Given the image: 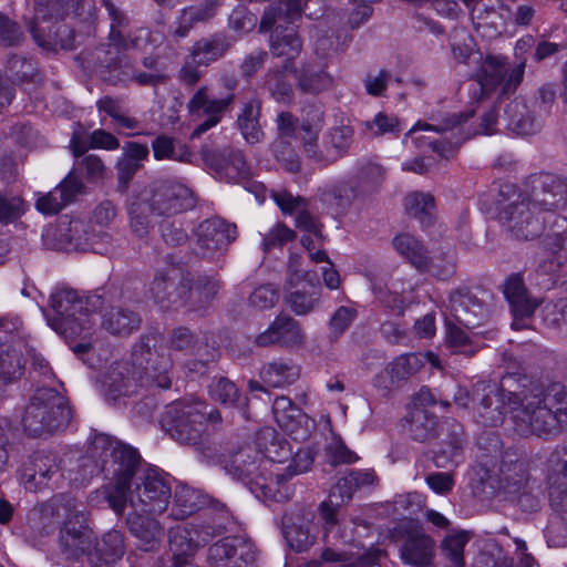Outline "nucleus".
<instances>
[{
	"instance_id": "27",
	"label": "nucleus",
	"mask_w": 567,
	"mask_h": 567,
	"mask_svg": "<svg viewBox=\"0 0 567 567\" xmlns=\"http://www.w3.org/2000/svg\"><path fill=\"white\" fill-rule=\"evenodd\" d=\"M207 543V537L202 534L197 525L178 526L169 530L168 544L172 553V563L174 567H186L192 560L198 548Z\"/></svg>"
},
{
	"instance_id": "22",
	"label": "nucleus",
	"mask_w": 567,
	"mask_h": 567,
	"mask_svg": "<svg viewBox=\"0 0 567 567\" xmlns=\"http://www.w3.org/2000/svg\"><path fill=\"white\" fill-rule=\"evenodd\" d=\"M435 439L439 442L432 450V461L437 468L451 470L463 462L466 436L462 424L445 420Z\"/></svg>"
},
{
	"instance_id": "34",
	"label": "nucleus",
	"mask_w": 567,
	"mask_h": 567,
	"mask_svg": "<svg viewBox=\"0 0 567 567\" xmlns=\"http://www.w3.org/2000/svg\"><path fill=\"white\" fill-rule=\"evenodd\" d=\"M473 409L476 422L491 427L502 424L508 410L492 385L484 386L482 392L478 389L473 392Z\"/></svg>"
},
{
	"instance_id": "52",
	"label": "nucleus",
	"mask_w": 567,
	"mask_h": 567,
	"mask_svg": "<svg viewBox=\"0 0 567 567\" xmlns=\"http://www.w3.org/2000/svg\"><path fill=\"white\" fill-rule=\"evenodd\" d=\"M298 87L308 94H318L332 86L333 79L321 63H305L297 76Z\"/></svg>"
},
{
	"instance_id": "28",
	"label": "nucleus",
	"mask_w": 567,
	"mask_h": 567,
	"mask_svg": "<svg viewBox=\"0 0 567 567\" xmlns=\"http://www.w3.org/2000/svg\"><path fill=\"white\" fill-rule=\"evenodd\" d=\"M513 316L512 328L524 330L530 327V320L544 298L534 296L527 286H501Z\"/></svg>"
},
{
	"instance_id": "17",
	"label": "nucleus",
	"mask_w": 567,
	"mask_h": 567,
	"mask_svg": "<svg viewBox=\"0 0 567 567\" xmlns=\"http://www.w3.org/2000/svg\"><path fill=\"white\" fill-rule=\"evenodd\" d=\"M525 66L526 62L523 61L509 70L504 55L488 54L482 59L473 76L485 93L493 92L498 86H501L502 93H511L520 84Z\"/></svg>"
},
{
	"instance_id": "32",
	"label": "nucleus",
	"mask_w": 567,
	"mask_h": 567,
	"mask_svg": "<svg viewBox=\"0 0 567 567\" xmlns=\"http://www.w3.org/2000/svg\"><path fill=\"white\" fill-rule=\"evenodd\" d=\"M549 502L554 512L546 534L556 545L567 537V480L550 476Z\"/></svg>"
},
{
	"instance_id": "56",
	"label": "nucleus",
	"mask_w": 567,
	"mask_h": 567,
	"mask_svg": "<svg viewBox=\"0 0 567 567\" xmlns=\"http://www.w3.org/2000/svg\"><path fill=\"white\" fill-rule=\"evenodd\" d=\"M236 446L231 445L228 441L209 437L206 432V437L197 444L195 451L209 464L220 465L224 467L227 460L233 454Z\"/></svg>"
},
{
	"instance_id": "26",
	"label": "nucleus",
	"mask_w": 567,
	"mask_h": 567,
	"mask_svg": "<svg viewBox=\"0 0 567 567\" xmlns=\"http://www.w3.org/2000/svg\"><path fill=\"white\" fill-rule=\"evenodd\" d=\"M197 252L202 257H213L225 249L236 238V226L214 217L202 221L195 231Z\"/></svg>"
},
{
	"instance_id": "45",
	"label": "nucleus",
	"mask_w": 567,
	"mask_h": 567,
	"mask_svg": "<svg viewBox=\"0 0 567 567\" xmlns=\"http://www.w3.org/2000/svg\"><path fill=\"white\" fill-rule=\"evenodd\" d=\"M394 250L406 259L419 271L429 269V251L425 246L411 234H398L392 239Z\"/></svg>"
},
{
	"instance_id": "53",
	"label": "nucleus",
	"mask_w": 567,
	"mask_h": 567,
	"mask_svg": "<svg viewBox=\"0 0 567 567\" xmlns=\"http://www.w3.org/2000/svg\"><path fill=\"white\" fill-rule=\"evenodd\" d=\"M320 298L321 292L318 289L308 290L305 286H290L284 295V303L296 316H307L316 309Z\"/></svg>"
},
{
	"instance_id": "19",
	"label": "nucleus",
	"mask_w": 567,
	"mask_h": 567,
	"mask_svg": "<svg viewBox=\"0 0 567 567\" xmlns=\"http://www.w3.org/2000/svg\"><path fill=\"white\" fill-rule=\"evenodd\" d=\"M61 463L56 455L43 451L30 455L20 468V478L25 489L38 492L58 485L63 478Z\"/></svg>"
},
{
	"instance_id": "13",
	"label": "nucleus",
	"mask_w": 567,
	"mask_h": 567,
	"mask_svg": "<svg viewBox=\"0 0 567 567\" xmlns=\"http://www.w3.org/2000/svg\"><path fill=\"white\" fill-rule=\"evenodd\" d=\"M68 0H34V17L27 22L29 32L38 45L52 49L55 45L65 48L66 44L60 35L64 25L56 27L69 12Z\"/></svg>"
},
{
	"instance_id": "54",
	"label": "nucleus",
	"mask_w": 567,
	"mask_h": 567,
	"mask_svg": "<svg viewBox=\"0 0 567 567\" xmlns=\"http://www.w3.org/2000/svg\"><path fill=\"white\" fill-rule=\"evenodd\" d=\"M25 369L23 354L8 344L0 346V384L19 380Z\"/></svg>"
},
{
	"instance_id": "7",
	"label": "nucleus",
	"mask_w": 567,
	"mask_h": 567,
	"mask_svg": "<svg viewBox=\"0 0 567 567\" xmlns=\"http://www.w3.org/2000/svg\"><path fill=\"white\" fill-rule=\"evenodd\" d=\"M498 218L505 231L517 240H533L546 229V216L533 208L528 196L512 184L498 194Z\"/></svg>"
},
{
	"instance_id": "40",
	"label": "nucleus",
	"mask_w": 567,
	"mask_h": 567,
	"mask_svg": "<svg viewBox=\"0 0 567 567\" xmlns=\"http://www.w3.org/2000/svg\"><path fill=\"white\" fill-rule=\"evenodd\" d=\"M262 103L252 97L245 102L237 114L236 125L248 144H258L264 141L265 133L260 124Z\"/></svg>"
},
{
	"instance_id": "37",
	"label": "nucleus",
	"mask_w": 567,
	"mask_h": 567,
	"mask_svg": "<svg viewBox=\"0 0 567 567\" xmlns=\"http://www.w3.org/2000/svg\"><path fill=\"white\" fill-rule=\"evenodd\" d=\"M102 52L103 56L96 55L102 79L112 85L131 83L134 68L130 59L121 52H113L111 47Z\"/></svg>"
},
{
	"instance_id": "59",
	"label": "nucleus",
	"mask_w": 567,
	"mask_h": 567,
	"mask_svg": "<svg viewBox=\"0 0 567 567\" xmlns=\"http://www.w3.org/2000/svg\"><path fill=\"white\" fill-rule=\"evenodd\" d=\"M446 336L445 341L449 348L455 353L464 354L467 358L477 353L480 347L474 343L468 334L455 322L445 319Z\"/></svg>"
},
{
	"instance_id": "48",
	"label": "nucleus",
	"mask_w": 567,
	"mask_h": 567,
	"mask_svg": "<svg viewBox=\"0 0 567 567\" xmlns=\"http://www.w3.org/2000/svg\"><path fill=\"white\" fill-rule=\"evenodd\" d=\"M295 72L296 69L285 63L281 68L269 69L264 75L262 86L268 91L270 96L284 104H288L293 100V89L287 79V72Z\"/></svg>"
},
{
	"instance_id": "30",
	"label": "nucleus",
	"mask_w": 567,
	"mask_h": 567,
	"mask_svg": "<svg viewBox=\"0 0 567 567\" xmlns=\"http://www.w3.org/2000/svg\"><path fill=\"white\" fill-rule=\"evenodd\" d=\"M282 534L296 553L307 551L316 540V526L311 513H286L281 518Z\"/></svg>"
},
{
	"instance_id": "62",
	"label": "nucleus",
	"mask_w": 567,
	"mask_h": 567,
	"mask_svg": "<svg viewBox=\"0 0 567 567\" xmlns=\"http://www.w3.org/2000/svg\"><path fill=\"white\" fill-rule=\"evenodd\" d=\"M468 542L465 533L447 535L441 543L440 549L450 567H464V547Z\"/></svg>"
},
{
	"instance_id": "33",
	"label": "nucleus",
	"mask_w": 567,
	"mask_h": 567,
	"mask_svg": "<svg viewBox=\"0 0 567 567\" xmlns=\"http://www.w3.org/2000/svg\"><path fill=\"white\" fill-rule=\"evenodd\" d=\"M535 386L528 375L516 370L502 375L498 388L495 386V392L502 399L503 404H507L508 410L515 413L530 399V391H535Z\"/></svg>"
},
{
	"instance_id": "42",
	"label": "nucleus",
	"mask_w": 567,
	"mask_h": 567,
	"mask_svg": "<svg viewBox=\"0 0 567 567\" xmlns=\"http://www.w3.org/2000/svg\"><path fill=\"white\" fill-rule=\"evenodd\" d=\"M503 120L505 126L518 135H530L538 130L535 116L528 105L520 100L511 101L505 105Z\"/></svg>"
},
{
	"instance_id": "47",
	"label": "nucleus",
	"mask_w": 567,
	"mask_h": 567,
	"mask_svg": "<svg viewBox=\"0 0 567 567\" xmlns=\"http://www.w3.org/2000/svg\"><path fill=\"white\" fill-rule=\"evenodd\" d=\"M256 445L267 463L269 461L282 463L291 455L290 444L272 429H266L258 433Z\"/></svg>"
},
{
	"instance_id": "11",
	"label": "nucleus",
	"mask_w": 567,
	"mask_h": 567,
	"mask_svg": "<svg viewBox=\"0 0 567 567\" xmlns=\"http://www.w3.org/2000/svg\"><path fill=\"white\" fill-rule=\"evenodd\" d=\"M91 513L81 508L74 497L68 515L60 524L58 544L61 553L69 559H80L89 554L95 543Z\"/></svg>"
},
{
	"instance_id": "20",
	"label": "nucleus",
	"mask_w": 567,
	"mask_h": 567,
	"mask_svg": "<svg viewBox=\"0 0 567 567\" xmlns=\"http://www.w3.org/2000/svg\"><path fill=\"white\" fill-rule=\"evenodd\" d=\"M257 558L255 545L239 536H226L207 549L208 567H250Z\"/></svg>"
},
{
	"instance_id": "36",
	"label": "nucleus",
	"mask_w": 567,
	"mask_h": 567,
	"mask_svg": "<svg viewBox=\"0 0 567 567\" xmlns=\"http://www.w3.org/2000/svg\"><path fill=\"white\" fill-rule=\"evenodd\" d=\"M213 401L226 409H233L245 420H249V398L243 394L238 386L226 377H215L208 385Z\"/></svg>"
},
{
	"instance_id": "4",
	"label": "nucleus",
	"mask_w": 567,
	"mask_h": 567,
	"mask_svg": "<svg viewBox=\"0 0 567 567\" xmlns=\"http://www.w3.org/2000/svg\"><path fill=\"white\" fill-rule=\"evenodd\" d=\"M72 408L68 398L50 386L38 388L24 406L21 419L29 437H42L63 432L71 423Z\"/></svg>"
},
{
	"instance_id": "43",
	"label": "nucleus",
	"mask_w": 567,
	"mask_h": 567,
	"mask_svg": "<svg viewBox=\"0 0 567 567\" xmlns=\"http://www.w3.org/2000/svg\"><path fill=\"white\" fill-rule=\"evenodd\" d=\"M289 480V475L285 472L276 474L274 477L271 475L267 477V471H265L261 477H258V480L250 485L249 489L259 499L281 503L291 497L290 488L287 485Z\"/></svg>"
},
{
	"instance_id": "46",
	"label": "nucleus",
	"mask_w": 567,
	"mask_h": 567,
	"mask_svg": "<svg viewBox=\"0 0 567 567\" xmlns=\"http://www.w3.org/2000/svg\"><path fill=\"white\" fill-rule=\"evenodd\" d=\"M213 499V497L204 494L199 489H195L188 485H179L174 494L176 513H173V515L178 519H183L196 512L203 511Z\"/></svg>"
},
{
	"instance_id": "2",
	"label": "nucleus",
	"mask_w": 567,
	"mask_h": 567,
	"mask_svg": "<svg viewBox=\"0 0 567 567\" xmlns=\"http://www.w3.org/2000/svg\"><path fill=\"white\" fill-rule=\"evenodd\" d=\"M195 197L189 187L175 179H157L134 193L126 202L128 227L138 239L153 229L151 216L172 217L192 209Z\"/></svg>"
},
{
	"instance_id": "6",
	"label": "nucleus",
	"mask_w": 567,
	"mask_h": 567,
	"mask_svg": "<svg viewBox=\"0 0 567 567\" xmlns=\"http://www.w3.org/2000/svg\"><path fill=\"white\" fill-rule=\"evenodd\" d=\"M308 1L278 0V4L268 7L260 19V32H268L275 28L269 39L271 54L284 58L285 63L290 66H293V61L302 50V40L293 28H284L282 23L293 24L300 20Z\"/></svg>"
},
{
	"instance_id": "55",
	"label": "nucleus",
	"mask_w": 567,
	"mask_h": 567,
	"mask_svg": "<svg viewBox=\"0 0 567 567\" xmlns=\"http://www.w3.org/2000/svg\"><path fill=\"white\" fill-rule=\"evenodd\" d=\"M260 378L269 386H285L299 378V368L291 362L274 361L261 368Z\"/></svg>"
},
{
	"instance_id": "50",
	"label": "nucleus",
	"mask_w": 567,
	"mask_h": 567,
	"mask_svg": "<svg viewBox=\"0 0 567 567\" xmlns=\"http://www.w3.org/2000/svg\"><path fill=\"white\" fill-rule=\"evenodd\" d=\"M409 433L414 441L425 442L439 435L442 423L426 409H413L406 419Z\"/></svg>"
},
{
	"instance_id": "14",
	"label": "nucleus",
	"mask_w": 567,
	"mask_h": 567,
	"mask_svg": "<svg viewBox=\"0 0 567 567\" xmlns=\"http://www.w3.org/2000/svg\"><path fill=\"white\" fill-rule=\"evenodd\" d=\"M172 498L169 480L157 470L147 467L133 482L131 491L132 506L150 514H162Z\"/></svg>"
},
{
	"instance_id": "58",
	"label": "nucleus",
	"mask_w": 567,
	"mask_h": 567,
	"mask_svg": "<svg viewBox=\"0 0 567 567\" xmlns=\"http://www.w3.org/2000/svg\"><path fill=\"white\" fill-rule=\"evenodd\" d=\"M285 416V422H277V424L295 441L309 437L313 421L298 405H292Z\"/></svg>"
},
{
	"instance_id": "21",
	"label": "nucleus",
	"mask_w": 567,
	"mask_h": 567,
	"mask_svg": "<svg viewBox=\"0 0 567 567\" xmlns=\"http://www.w3.org/2000/svg\"><path fill=\"white\" fill-rule=\"evenodd\" d=\"M234 101V93H228L223 97H214L208 94L206 86L199 87L189 99L187 110L192 116H205L206 120L195 127L190 138H198L208 130L215 127L229 111Z\"/></svg>"
},
{
	"instance_id": "15",
	"label": "nucleus",
	"mask_w": 567,
	"mask_h": 567,
	"mask_svg": "<svg viewBox=\"0 0 567 567\" xmlns=\"http://www.w3.org/2000/svg\"><path fill=\"white\" fill-rule=\"evenodd\" d=\"M73 499L74 496L69 493H59L33 506L27 515L28 536L38 542L54 534L58 525L68 515Z\"/></svg>"
},
{
	"instance_id": "51",
	"label": "nucleus",
	"mask_w": 567,
	"mask_h": 567,
	"mask_svg": "<svg viewBox=\"0 0 567 567\" xmlns=\"http://www.w3.org/2000/svg\"><path fill=\"white\" fill-rule=\"evenodd\" d=\"M102 453L95 450V439L92 441L90 451L81 455L69 468L70 480L79 484L89 483L94 476L103 475Z\"/></svg>"
},
{
	"instance_id": "3",
	"label": "nucleus",
	"mask_w": 567,
	"mask_h": 567,
	"mask_svg": "<svg viewBox=\"0 0 567 567\" xmlns=\"http://www.w3.org/2000/svg\"><path fill=\"white\" fill-rule=\"evenodd\" d=\"M474 112L452 114L437 124L417 122L405 135L412 136L417 147L429 146L442 158H450L454 155L463 141L476 134H492L495 131L498 114L496 107L489 109L481 117L478 128L465 130L468 118Z\"/></svg>"
},
{
	"instance_id": "39",
	"label": "nucleus",
	"mask_w": 567,
	"mask_h": 567,
	"mask_svg": "<svg viewBox=\"0 0 567 567\" xmlns=\"http://www.w3.org/2000/svg\"><path fill=\"white\" fill-rule=\"evenodd\" d=\"M203 516L204 520L196 525L207 537V542L213 537L226 534L235 525L234 516L226 504L215 498L203 509Z\"/></svg>"
},
{
	"instance_id": "8",
	"label": "nucleus",
	"mask_w": 567,
	"mask_h": 567,
	"mask_svg": "<svg viewBox=\"0 0 567 567\" xmlns=\"http://www.w3.org/2000/svg\"><path fill=\"white\" fill-rule=\"evenodd\" d=\"M110 301L105 287H99L86 296L80 295L71 287H60L50 293V307L54 317L45 315L48 324L58 333L63 334L73 323L78 315L96 312Z\"/></svg>"
},
{
	"instance_id": "41",
	"label": "nucleus",
	"mask_w": 567,
	"mask_h": 567,
	"mask_svg": "<svg viewBox=\"0 0 567 567\" xmlns=\"http://www.w3.org/2000/svg\"><path fill=\"white\" fill-rule=\"evenodd\" d=\"M352 141L353 128L351 126L339 125L330 128L324 136L319 164L327 166L342 158L348 153Z\"/></svg>"
},
{
	"instance_id": "23",
	"label": "nucleus",
	"mask_w": 567,
	"mask_h": 567,
	"mask_svg": "<svg viewBox=\"0 0 567 567\" xmlns=\"http://www.w3.org/2000/svg\"><path fill=\"white\" fill-rule=\"evenodd\" d=\"M125 526L130 535L134 538L136 550L146 554H155L162 548L165 537L164 525L147 514L131 512L125 517Z\"/></svg>"
},
{
	"instance_id": "25",
	"label": "nucleus",
	"mask_w": 567,
	"mask_h": 567,
	"mask_svg": "<svg viewBox=\"0 0 567 567\" xmlns=\"http://www.w3.org/2000/svg\"><path fill=\"white\" fill-rule=\"evenodd\" d=\"M267 461L259 451L251 445L235 447L233 454L224 465V470L234 480L245 484L248 488L267 471Z\"/></svg>"
},
{
	"instance_id": "31",
	"label": "nucleus",
	"mask_w": 567,
	"mask_h": 567,
	"mask_svg": "<svg viewBox=\"0 0 567 567\" xmlns=\"http://www.w3.org/2000/svg\"><path fill=\"white\" fill-rule=\"evenodd\" d=\"M203 159L207 166L234 182L245 181L250 175L243 152L231 147L204 150Z\"/></svg>"
},
{
	"instance_id": "38",
	"label": "nucleus",
	"mask_w": 567,
	"mask_h": 567,
	"mask_svg": "<svg viewBox=\"0 0 567 567\" xmlns=\"http://www.w3.org/2000/svg\"><path fill=\"white\" fill-rule=\"evenodd\" d=\"M142 316L132 309L114 306L102 317V328L115 337H130L142 327Z\"/></svg>"
},
{
	"instance_id": "35",
	"label": "nucleus",
	"mask_w": 567,
	"mask_h": 567,
	"mask_svg": "<svg viewBox=\"0 0 567 567\" xmlns=\"http://www.w3.org/2000/svg\"><path fill=\"white\" fill-rule=\"evenodd\" d=\"M148 154L150 151L145 144L126 142L123 145V154L115 164L117 177L116 190L118 193L124 194L127 192L131 182L142 168L143 162L147 159Z\"/></svg>"
},
{
	"instance_id": "64",
	"label": "nucleus",
	"mask_w": 567,
	"mask_h": 567,
	"mask_svg": "<svg viewBox=\"0 0 567 567\" xmlns=\"http://www.w3.org/2000/svg\"><path fill=\"white\" fill-rule=\"evenodd\" d=\"M543 321L546 327L567 337V297L547 303L543 309Z\"/></svg>"
},
{
	"instance_id": "12",
	"label": "nucleus",
	"mask_w": 567,
	"mask_h": 567,
	"mask_svg": "<svg viewBox=\"0 0 567 567\" xmlns=\"http://www.w3.org/2000/svg\"><path fill=\"white\" fill-rule=\"evenodd\" d=\"M513 420L516 431L522 435L535 434L539 437L558 436L567 431V416L544 404L530 393L527 400L517 410Z\"/></svg>"
},
{
	"instance_id": "60",
	"label": "nucleus",
	"mask_w": 567,
	"mask_h": 567,
	"mask_svg": "<svg viewBox=\"0 0 567 567\" xmlns=\"http://www.w3.org/2000/svg\"><path fill=\"white\" fill-rule=\"evenodd\" d=\"M151 291L155 303L165 311L186 306L187 286H153Z\"/></svg>"
},
{
	"instance_id": "10",
	"label": "nucleus",
	"mask_w": 567,
	"mask_h": 567,
	"mask_svg": "<svg viewBox=\"0 0 567 567\" xmlns=\"http://www.w3.org/2000/svg\"><path fill=\"white\" fill-rule=\"evenodd\" d=\"M159 424L181 445L195 449L206 437L205 419L198 404L182 401L167 404Z\"/></svg>"
},
{
	"instance_id": "16",
	"label": "nucleus",
	"mask_w": 567,
	"mask_h": 567,
	"mask_svg": "<svg viewBox=\"0 0 567 567\" xmlns=\"http://www.w3.org/2000/svg\"><path fill=\"white\" fill-rule=\"evenodd\" d=\"M399 543L400 558L411 567H431L435 557V542L412 522L399 525L392 534Z\"/></svg>"
},
{
	"instance_id": "63",
	"label": "nucleus",
	"mask_w": 567,
	"mask_h": 567,
	"mask_svg": "<svg viewBox=\"0 0 567 567\" xmlns=\"http://www.w3.org/2000/svg\"><path fill=\"white\" fill-rule=\"evenodd\" d=\"M549 217L553 220L543 239L544 247L551 252L567 249V218L559 215H550Z\"/></svg>"
},
{
	"instance_id": "61",
	"label": "nucleus",
	"mask_w": 567,
	"mask_h": 567,
	"mask_svg": "<svg viewBox=\"0 0 567 567\" xmlns=\"http://www.w3.org/2000/svg\"><path fill=\"white\" fill-rule=\"evenodd\" d=\"M530 393L548 408L557 411L558 415L567 416V389L564 384L555 382L546 389L535 386V391Z\"/></svg>"
},
{
	"instance_id": "18",
	"label": "nucleus",
	"mask_w": 567,
	"mask_h": 567,
	"mask_svg": "<svg viewBox=\"0 0 567 567\" xmlns=\"http://www.w3.org/2000/svg\"><path fill=\"white\" fill-rule=\"evenodd\" d=\"M523 192L528 196L533 208L543 216L567 207V179L560 176L549 173L532 175Z\"/></svg>"
},
{
	"instance_id": "1",
	"label": "nucleus",
	"mask_w": 567,
	"mask_h": 567,
	"mask_svg": "<svg viewBox=\"0 0 567 567\" xmlns=\"http://www.w3.org/2000/svg\"><path fill=\"white\" fill-rule=\"evenodd\" d=\"M156 346V334H143L133 347L131 361H117L110 365L103 380L106 400L116 402L137 394L142 388H171L172 361L158 353Z\"/></svg>"
},
{
	"instance_id": "24",
	"label": "nucleus",
	"mask_w": 567,
	"mask_h": 567,
	"mask_svg": "<svg viewBox=\"0 0 567 567\" xmlns=\"http://www.w3.org/2000/svg\"><path fill=\"white\" fill-rule=\"evenodd\" d=\"M255 342L259 347L277 344L286 349H295L303 347L306 334L298 320L280 312L268 329L256 337Z\"/></svg>"
},
{
	"instance_id": "49",
	"label": "nucleus",
	"mask_w": 567,
	"mask_h": 567,
	"mask_svg": "<svg viewBox=\"0 0 567 567\" xmlns=\"http://www.w3.org/2000/svg\"><path fill=\"white\" fill-rule=\"evenodd\" d=\"M102 3L111 19V31L109 34L110 43L104 44L100 49H97L96 55L100 54L101 56H103L102 51L107 50L109 47H111V50L113 52H121L135 47L134 41H127V39L120 30L127 23L125 14L111 0H102Z\"/></svg>"
},
{
	"instance_id": "29",
	"label": "nucleus",
	"mask_w": 567,
	"mask_h": 567,
	"mask_svg": "<svg viewBox=\"0 0 567 567\" xmlns=\"http://www.w3.org/2000/svg\"><path fill=\"white\" fill-rule=\"evenodd\" d=\"M126 553V537L122 530L112 528L97 537L87 558L90 567H115Z\"/></svg>"
},
{
	"instance_id": "44",
	"label": "nucleus",
	"mask_w": 567,
	"mask_h": 567,
	"mask_svg": "<svg viewBox=\"0 0 567 567\" xmlns=\"http://www.w3.org/2000/svg\"><path fill=\"white\" fill-rule=\"evenodd\" d=\"M233 45V40L223 33H214L195 42L192 56L197 64L208 65L223 58Z\"/></svg>"
},
{
	"instance_id": "57",
	"label": "nucleus",
	"mask_w": 567,
	"mask_h": 567,
	"mask_svg": "<svg viewBox=\"0 0 567 567\" xmlns=\"http://www.w3.org/2000/svg\"><path fill=\"white\" fill-rule=\"evenodd\" d=\"M153 155L155 159H171L182 163H189L193 157L190 150L182 143L175 142V138L159 135L152 142Z\"/></svg>"
},
{
	"instance_id": "5",
	"label": "nucleus",
	"mask_w": 567,
	"mask_h": 567,
	"mask_svg": "<svg viewBox=\"0 0 567 567\" xmlns=\"http://www.w3.org/2000/svg\"><path fill=\"white\" fill-rule=\"evenodd\" d=\"M375 481V472L371 468L348 470L332 485L328 498L321 502L318 507L323 537L327 544H336L337 542L346 544L351 540V537L342 529V508L352 499L353 494L358 489L372 485Z\"/></svg>"
},
{
	"instance_id": "9",
	"label": "nucleus",
	"mask_w": 567,
	"mask_h": 567,
	"mask_svg": "<svg viewBox=\"0 0 567 567\" xmlns=\"http://www.w3.org/2000/svg\"><path fill=\"white\" fill-rule=\"evenodd\" d=\"M95 450L102 453L103 477L114 480L121 486L133 482L145 470L140 452L106 434L95 435Z\"/></svg>"
}]
</instances>
